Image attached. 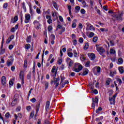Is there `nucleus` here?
<instances>
[{"mask_svg": "<svg viewBox=\"0 0 124 124\" xmlns=\"http://www.w3.org/2000/svg\"><path fill=\"white\" fill-rule=\"evenodd\" d=\"M102 108H101V107H99L98 108V109H97L96 110V113H97V114H98V113H99V112L100 111H102Z\"/></svg>", "mask_w": 124, "mask_h": 124, "instance_id": "37", "label": "nucleus"}, {"mask_svg": "<svg viewBox=\"0 0 124 124\" xmlns=\"http://www.w3.org/2000/svg\"><path fill=\"white\" fill-rule=\"evenodd\" d=\"M96 49L100 55H101L103 58H105V54H104V53H105V49H104L103 46H100L98 45H96Z\"/></svg>", "mask_w": 124, "mask_h": 124, "instance_id": "1", "label": "nucleus"}, {"mask_svg": "<svg viewBox=\"0 0 124 124\" xmlns=\"http://www.w3.org/2000/svg\"><path fill=\"white\" fill-rule=\"evenodd\" d=\"M108 13H109V14H113V15H112V16H115V15L116 14V13L113 12V11H112L111 10L108 11Z\"/></svg>", "mask_w": 124, "mask_h": 124, "instance_id": "40", "label": "nucleus"}, {"mask_svg": "<svg viewBox=\"0 0 124 124\" xmlns=\"http://www.w3.org/2000/svg\"><path fill=\"white\" fill-rule=\"evenodd\" d=\"M74 21H76V22H77V20H76V19L74 20L73 23L72 25V27L73 28V29L76 28V22H74Z\"/></svg>", "mask_w": 124, "mask_h": 124, "instance_id": "26", "label": "nucleus"}, {"mask_svg": "<svg viewBox=\"0 0 124 124\" xmlns=\"http://www.w3.org/2000/svg\"><path fill=\"white\" fill-rule=\"evenodd\" d=\"M45 90H47V89H48L49 88V83L47 81H46L45 82Z\"/></svg>", "mask_w": 124, "mask_h": 124, "instance_id": "32", "label": "nucleus"}, {"mask_svg": "<svg viewBox=\"0 0 124 124\" xmlns=\"http://www.w3.org/2000/svg\"><path fill=\"white\" fill-rule=\"evenodd\" d=\"M109 42H110V46H113L115 45V43H114V41L110 40Z\"/></svg>", "mask_w": 124, "mask_h": 124, "instance_id": "43", "label": "nucleus"}, {"mask_svg": "<svg viewBox=\"0 0 124 124\" xmlns=\"http://www.w3.org/2000/svg\"><path fill=\"white\" fill-rule=\"evenodd\" d=\"M62 59H60L58 62V64H62Z\"/></svg>", "mask_w": 124, "mask_h": 124, "instance_id": "62", "label": "nucleus"}, {"mask_svg": "<svg viewBox=\"0 0 124 124\" xmlns=\"http://www.w3.org/2000/svg\"><path fill=\"white\" fill-rule=\"evenodd\" d=\"M47 30H48V31H52V30H53V27H52L51 26H49L47 28Z\"/></svg>", "mask_w": 124, "mask_h": 124, "instance_id": "45", "label": "nucleus"}, {"mask_svg": "<svg viewBox=\"0 0 124 124\" xmlns=\"http://www.w3.org/2000/svg\"><path fill=\"white\" fill-rule=\"evenodd\" d=\"M82 4L84 7H87V3L85 1H82Z\"/></svg>", "mask_w": 124, "mask_h": 124, "instance_id": "47", "label": "nucleus"}, {"mask_svg": "<svg viewBox=\"0 0 124 124\" xmlns=\"http://www.w3.org/2000/svg\"><path fill=\"white\" fill-rule=\"evenodd\" d=\"M83 48L84 50H88L89 49V44L86 43Z\"/></svg>", "mask_w": 124, "mask_h": 124, "instance_id": "34", "label": "nucleus"}, {"mask_svg": "<svg viewBox=\"0 0 124 124\" xmlns=\"http://www.w3.org/2000/svg\"><path fill=\"white\" fill-rule=\"evenodd\" d=\"M75 70L74 71H75V72H80L82 69H83V66L82 65H80L79 63H76L75 64Z\"/></svg>", "mask_w": 124, "mask_h": 124, "instance_id": "2", "label": "nucleus"}, {"mask_svg": "<svg viewBox=\"0 0 124 124\" xmlns=\"http://www.w3.org/2000/svg\"><path fill=\"white\" fill-rule=\"evenodd\" d=\"M11 40H12V39L11 38H10V37H9L6 42V43H7V44H8V43H9L10 42V41H11Z\"/></svg>", "mask_w": 124, "mask_h": 124, "instance_id": "51", "label": "nucleus"}, {"mask_svg": "<svg viewBox=\"0 0 124 124\" xmlns=\"http://www.w3.org/2000/svg\"><path fill=\"white\" fill-rule=\"evenodd\" d=\"M72 39H74V40L76 39V35H75V34H72Z\"/></svg>", "mask_w": 124, "mask_h": 124, "instance_id": "50", "label": "nucleus"}, {"mask_svg": "<svg viewBox=\"0 0 124 124\" xmlns=\"http://www.w3.org/2000/svg\"><path fill=\"white\" fill-rule=\"evenodd\" d=\"M88 74H89V70L87 68H85V69H84L83 73L81 75H82V76H85L86 75H88Z\"/></svg>", "mask_w": 124, "mask_h": 124, "instance_id": "17", "label": "nucleus"}, {"mask_svg": "<svg viewBox=\"0 0 124 124\" xmlns=\"http://www.w3.org/2000/svg\"><path fill=\"white\" fill-rule=\"evenodd\" d=\"M31 20V15L27 14L25 15V20L24 21L25 24H28L30 23V20Z\"/></svg>", "mask_w": 124, "mask_h": 124, "instance_id": "8", "label": "nucleus"}, {"mask_svg": "<svg viewBox=\"0 0 124 124\" xmlns=\"http://www.w3.org/2000/svg\"><path fill=\"white\" fill-rule=\"evenodd\" d=\"M27 78L28 80H31V72H29V73H28V74L27 76Z\"/></svg>", "mask_w": 124, "mask_h": 124, "instance_id": "21", "label": "nucleus"}, {"mask_svg": "<svg viewBox=\"0 0 124 124\" xmlns=\"http://www.w3.org/2000/svg\"><path fill=\"white\" fill-rule=\"evenodd\" d=\"M18 21V16H16L14 18V21H12V23H16Z\"/></svg>", "mask_w": 124, "mask_h": 124, "instance_id": "23", "label": "nucleus"}, {"mask_svg": "<svg viewBox=\"0 0 124 124\" xmlns=\"http://www.w3.org/2000/svg\"><path fill=\"white\" fill-rule=\"evenodd\" d=\"M88 57H89L90 60L91 61H93L94 59H95V55L93 53H89L88 54Z\"/></svg>", "mask_w": 124, "mask_h": 124, "instance_id": "14", "label": "nucleus"}, {"mask_svg": "<svg viewBox=\"0 0 124 124\" xmlns=\"http://www.w3.org/2000/svg\"><path fill=\"white\" fill-rule=\"evenodd\" d=\"M59 20L60 21H61V22H63V18H62V16H59Z\"/></svg>", "mask_w": 124, "mask_h": 124, "instance_id": "54", "label": "nucleus"}, {"mask_svg": "<svg viewBox=\"0 0 124 124\" xmlns=\"http://www.w3.org/2000/svg\"><path fill=\"white\" fill-rule=\"evenodd\" d=\"M66 62L67 63L69 64V66L70 67L73 65V62H72V60H71V59H70L69 58H67Z\"/></svg>", "mask_w": 124, "mask_h": 124, "instance_id": "12", "label": "nucleus"}, {"mask_svg": "<svg viewBox=\"0 0 124 124\" xmlns=\"http://www.w3.org/2000/svg\"><path fill=\"white\" fill-rule=\"evenodd\" d=\"M25 49H27V50H29L31 48V45L30 44H26L25 46Z\"/></svg>", "mask_w": 124, "mask_h": 124, "instance_id": "33", "label": "nucleus"}, {"mask_svg": "<svg viewBox=\"0 0 124 124\" xmlns=\"http://www.w3.org/2000/svg\"><path fill=\"white\" fill-rule=\"evenodd\" d=\"M36 101V99L35 98H33L31 100V102H32V103H34Z\"/></svg>", "mask_w": 124, "mask_h": 124, "instance_id": "48", "label": "nucleus"}, {"mask_svg": "<svg viewBox=\"0 0 124 124\" xmlns=\"http://www.w3.org/2000/svg\"><path fill=\"white\" fill-rule=\"evenodd\" d=\"M52 58H53V54H50L47 60V62H50V60H51V59H52Z\"/></svg>", "mask_w": 124, "mask_h": 124, "instance_id": "52", "label": "nucleus"}, {"mask_svg": "<svg viewBox=\"0 0 124 124\" xmlns=\"http://www.w3.org/2000/svg\"><path fill=\"white\" fill-rule=\"evenodd\" d=\"M24 67L25 68H27V67H28V61H27V60H24Z\"/></svg>", "mask_w": 124, "mask_h": 124, "instance_id": "31", "label": "nucleus"}, {"mask_svg": "<svg viewBox=\"0 0 124 124\" xmlns=\"http://www.w3.org/2000/svg\"><path fill=\"white\" fill-rule=\"evenodd\" d=\"M31 109V106L26 107V109L27 110V111H30Z\"/></svg>", "mask_w": 124, "mask_h": 124, "instance_id": "59", "label": "nucleus"}, {"mask_svg": "<svg viewBox=\"0 0 124 124\" xmlns=\"http://www.w3.org/2000/svg\"><path fill=\"white\" fill-rule=\"evenodd\" d=\"M95 69H96L97 73L98 74H100V72L101 71V68H100V67H99V66H98L97 67H94L93 70V72H94V73L95 72V71H94Z\"/></svg>", "mask_w": 124, "mask_h": 124, "instance_id": "13", "label": "nucleus"}, {"mask_svg": "<svg viewBox=\"0 0 124 124\" xmlns=\"http://www.w3.org/2000/svg\"><path fill=\"white\" fill-rule=\"evenodd\" d=\"M123 16H124V13L123 12L119 15H117V14H115L114 16L112 15V17H114L117 21H123Z\"/></svg>", "mask_w": 124, "mask_h": 124, "instance_id": "4", "label": "nucleus"}, {"mask_svg": "<svg viewBox=\"0 0 124 124\" xmlns=\"http://www.w3.org/2000/svg\"><path fill=\"white\" fill-rule=\"evenodd\" d=\"M12 62L10 61V60H8L7 61V66H10V65H12Z\"/></svg>", "mask_w": 124, "mask_h": 124, "instance_id": "24", "label": "nucleus"}, {"mask_svg": "<svg viewBox=\"0 0 124 124\" xmlns=\"http://www.w3.org/2000/svg\"><path fill=\"white\" fill-rule=\"evenodd\" d=\"M93 41L94 42H96V41H97V37H94L93 38Z\"/></svg>", "mask_w": 124, "mask_h": 124, "instance_id": "60", "label": "nucleus"}, {"mask_svg": "<svg viewBox=\"0 0 124 124\" xmlns=\"http://www.w3.org/2000/svg\"><path fill=\"white\" fill-rule=\"evenodd\" d=\"M109 75L112 77H114V74H113V71H110V72H109Z\"/></svg>", "mask_w": 124, "mask_h": 124, "instance_id": "58", "label": "nucleus"}, {"mask_svg": "<svg viewBox=\"0 0 124 124\" xmlns=\"http://www.w3.org/2000/svg\"><path fill=\"white\" fill-rule=\"evenodd\" d=\"M61 84H62V82H63V80H64V79H65V78H64V77H61Z\"/></svg>", "mask_w": 124, "mask_h": 124, "instance_id": "56", "label": "nucleus"}, {"mask_svg": "<svg viewBox=\"0 0 124 124\" xmlns=\"http://www.w3.org/2000/svg\"><path fill=\"white\" fill-rule=\"evenodd\" d=\"M79 42L80 43H83L84 42V39L82 38H79Z\"/></svg>", "mask_w": 124, "mask_h": 124, "instance_id": "49", "label": "nucleus"}, {"mask_svg": "<svg viewBox=\"0 0 124 124\" xmlns=\"http://www.w3.org/2000/svg\"><path fill=\"white\" fill-rule=\"evenodd\" d=\"M90 65H91V62L88 61L87 62H86L85 64V67H89V66H90Z\"/></svg>", "mask_w": 124, "mask_h": 124, "instance_id": "22", "label": "nucleus"}, {"mask_svg": "<svg viewBox=\"0 0 124 124\" xmlns=\"http://www.w3.org/2000/svg\"><path fill=\"white\" fill-rule=\"evenodd\" d=\"M7 6H8V4L7 3H5L3 4V8H6V7H7Z\"/></svg>", "mask_w": 124, "mask_h": 124, "instance_id": "53", "label": "nucleus"}, {"mask_svg": "<svg viewBox=\"0 0 124 124\" xmlns=\"http://www.w3.org/2000/svg\"><path fill=\"white\" fill-rule=\"evenodd\" d=\"M118 62H119L120 64H122L124 62V60L122 58H119L118 59Z\"/></svg>", "mask_w": 124, "mask_h": 124, "instance_id": "38", "label": "nucleus"}, {"mask_svg": "<svg viewBox=\"0 0 124 124\" xmlns=\"http://www.w3.org/2000/svg\"><path fill=\"white\" fill-rule=\"evenodd\" d=\"M31 41V35H29L28 37H27V42L30 43Z\"/></svg>", "mask_w": 124, "mask_h": 124, "instance_id": "25", "label": "nucleus"}, {"mask_svg": "<svg viewBox=\"0 0 124 124\" xmlns=\"http://www.w3.org/2000/svg\"><path fill=\"white\" fill-rule=\"evenodd\" d=\"M67 54L70 58H72L73 57V53L72 52H67Z\"/></svg>", "mask_w": 124, "mask_h": 124, "instance_id": "36", "label": "nucleus"}, {"mask_svg": "<svg viewBox=\"0 0 124 124\" xmlns=\"http://www.w3.org/2000/svg\"><path fill=\"white\" fill-rule=\"evenodd\" d=\"M118 70L119 71L120 73H121V74H123L124 72V67L123 66L119 67Z\"/></svg>", "mask_w": 124, "mask_h": 124, "instance_id": "19", "label": "nucleus"}, {"mask_svg": "<svg viewBox=\"0 0 124 124\" xmlns=\"http://www.w3.org/2000/svg\"><path fill=\"white\" fill-rule=\"evenodd\" d=\"M73 43L74 46H76V45H77V40L76 39L74 40V41H73Z\"/></svg>", "mask_w": 124, "mask_h": 124, "instance_id": "44", "label": "nucleus"}, {"mask_svg": "<svg viewBox=\"0 0 124 124\" xmlns=\"http://www.w3.org/2000/svg\"><path fill=\"white\" fill-rule=\"evenodd\" d=\"M46 17L47 19V22L48 24H52L53 23V20L51 18L50 16H46Z\"/></svg>", "mask_w": 124, "mask_h": 124, "instance_id": "15", "label": "nucleus"}, {"mask_svg": "<svg viewBox=\"0 0 124 124\" xmlns=\"http://www.w3.org/2000/svg\"><path fill=\"white\" fill-rule=\"evenodd\" d=\"M72 52V48H69L67 51V53H69Z\"/></svg>", "mask_w": 124, "mask_h": 124, "instance_id": "63", "label": "nucleus"}, {"mask_svg": "<svg viewBox=\"0 0 124 124\" xmlns=\"http://www.w3.org/2000/svg\"><path fill=\"white\" fill-rule=\"evenodd\" d=\"M94 35V33L93 32H91L89 34V37L90 38L93 37Z\"/></svg>", "mask_w": 124, "mask_h": 124, "instance_id": "41", "label": "nucleus"}, {"mask_svg": "<svg viewBox=\"0 0 124 124\" xmlns=\"http://www.w3.org/2000/svg\"><path fill=\"white\" fill-rule=\"evenodd\" d=\"M87 31H92L93 30V31H95V29L94 27H93V26L90 23H87Z\"/></svg>", "mask_w": 124, "mask_h": 124, "instance_id": "9", "label": "nucleus"}, {"mask_svg": "<svg viewBox=\"0 0 124 124\" xmlns=\"http://www.w3.org/2000/svg\"><path fill=\"white\" fill-rule=\"evenodd\" d=\"M110 54H116V51L115 49H110L109 50Z\"/></svg>", "mask_w": 124, "mask_h": 124, "instance_id": "35", "label": "nucleus"}, {"mask_svg": "<svg viewBox=\"0 0 124 124\" xmlns=\"http://www.w3.org/2000/svg\"><path fill=\"white\" fill-rule=\"evenodd\" d=\"M117 82H119L120 84H122L123 83V81H122V79L121 78H117Z\"/></svg>", "mask_w": 124, "mask_h": 124, "instance_id": "61", "label": "nucleus"}, {"mask_svg": "<svg viewBox=\"0 0 124 124\" xmlns=\"http://www.w3.org/2000/svg\"><path fill=\"white\" fill-rule=\"evenodd\" d=\"M19 78L21 80L24 79V71H20L19 73Z\"/></svg>", "mask_w": 124, "mask_h": 124, "instance_id": "16", "label": "nucleus"}, {"mask_svg": "<svg viewBox=\"0 0 124 124\" xmlns=\"http://www.w3.org/2000/svg\"><path fill=\"white\" fill-rule=\"evenodd\" d=\"M17 104V98H15V99L12 102L11 105L12 107H14Z\"/></svg>", "mask_w": 124, "mask_h": 124, "instance_id": "18", "label": "nucleus"}, {"mask_svg": "<svg viewBox=\"0 0 124 124\" xmlns=\"http://www.w3.org/2000/svg\"><path fill=\"white\" fill-rule=\"evenodd\" d=\"M73 54H74V57L75 58H77L78 56V53H77V51H76V50H73Z\"/></svg>", "mask_w": 124, "mask_h": 124, "instance_id": "27", "label": "nucleus"}, {"mask_svg": "<svg viewBox=\"0 0 124 124\" xmlns=\"http://www.w3.org/2000/svg\"><path fill=\"white\" fill-rule=\"evenodd\" d=\"M50 107V101H47L46 104V110H47Z\"/></svg>", "mask_w": 124, "mask_h": 124, "instance_id": "20", "label": "nucleus"}, {"mask_svg": "<svg viewBox=\"0 0 124 124\" xmlns=\"http://www.w3.org/2000/svg\"><path fill=\"white\" fill-rule=\"evenodd\" d=\"M116 97H117V94H114L112 97L109 98L110 104H111V105H113V104L115 105V100H116Z\"/></svg>", "mask_w": 124, "mask_h": 124, "instance_id": "5", "label": "nucleus"}, {"mask_svg": "<svg viewBox=\"0 0 124 124\" xmlns=\"http://www.w3.org/2000/svg\"><path fill=\"white\" fill-rule=\"evenodd\" d=\"M9 49L10 50H12V49H13V45H11L9 46Z\"/></svg>", "mask_w": 124, "mask_h": 124, "instance_id": "64", "label": "nucleus"}, {"mask_svg": "<svg viewBox=\"0 0 124 124\" xmlns=\"http://www.w3.org/2000/svg\"><path fill=\"white\" fill-rule=\"evenodd\" d=\"M75 9H76V10H77L78 11H79V10H80V9H81V8H80V6H76V7H75Z\"/></svg>", "mask_w": 124, "mask_h": 124, "instance_id": "57", "label": "nucleus"}, {"mask_svg": "<svg viewBox=\"0 0 124 124\" xmlns=\"http://www.w3.org/2000/svg\"><path fill=\"white\" fill-rule=\"evenodd\" d=\"M5 117L7 118H9L10 117V113L9 112H7L5 115Z\"/></svg>", "mask_w": 124, "mask_h": 124, "instance_id": "42", "label": "nucleus"}, {"mask_svg": "<svg viewBox=\"0 0 124 124\" xmlns=\"http://www.w3.org/2000/svg\"><path fill=\"white\" fill-rule=\"evenodd\" d=\"M51 75L52 77L56 78L57 76V70H56V66H54L51 70Z\"/></svg>", "mask_w": 124, "mask_h": 124, "instance_id": "6", "label": "nucleus"}, {"mask_svg": "<svg viewBox=\"0 0 124 124\" xmlns=\"http://www.w3.org/2000/svg\"><path fill=\"white\" fill-rule=\"evenodd\" d=\"M53 6L55 8V9H56V10H58V5L57 4V3L55 1H54V2H53Z\"/></svg>", "mask_w": 124, "mask_h": 124, "instance_id": "29", "label": "nucleus"}, {"mask_svg": "<svg viewBox=\"0 0 124 124\" xmlns=\"http://www.w3.org/2000/svg\"><path fill=\"white\" fill-rule=\"evenodd\" d=\"M36 12L38 14H41V11L39 8H37L36 10Z\"/></svg>", "mask_w": 124, "mask_h": 124, "instance_id": "39", "label": "nucleus"}, {"mask_svg": "<svg viewBox=\"0 0 124 124\" xmlns=\"http://www.w3.org/2000/svg\"><path fill=\"white\" fill-rule=\"evenodd\" d=\"M34 116V111H32L30 113V117L29 120H31V118H33Z\"/></svg>", "mask_w": 124, "mask_h": 124, "instance_id": "28", "label": "nucleus"}, {"mask_svg": "<svg viewBox=\"0 0 124 124\" xmlns=\"http://www.w3.org/2000/svg\"><path fill=\"white\" fill-rule=\"evenodd\" d=\"M55 38H56V37L55 36V35H54V34H51L50 35V37L49 38V41H50L52 45H54V44H55Z\"/></svg>", "mask_w": 124, "mask_h": 124, "instance_id": "7", "label": "nucleus"}, {"mask_svg": "<svg viewBox=\"0 0 124 124\" xmlns=\"http://www.w3.org/2000/svg\"><path fill=\"white\" fill-rule=\"evenodd\" d=\"M60 78H56L55 77H53V80H51V84H54L56 85L55 87H58V86L60 85Z\"/></svg>", "mask_w": 124, "mask_h": 124, "instance_id": "3", "label": "nucleus"}, {"mask_svg": "<svg viewBox=\"0 0 124 124\" xmlns=\"http://www.w3.org/2000/svg\"><path fill=\"white\" fill-rule=\"evenodd\" d=\"M1 83L4 87H5L6 85V77L5 76H2L1 78Z\"/></svg>", "mask_w": 124, "mask_h": 124, "instance_id": "11", "label": "nucleus"}, {"mask_svg": "<svg viewBox=\"0 0 124 124\" xmlns=\"http://www.w3.org/2000/svg\"><path fill=\"white\" fill-rule=\"evenodd\" d=\"M22 8H23L24 11H27V8H26V5L25 4V2H23L22 3Z\"/></svg>", "mask_w": 124, "mask_h": 124, "instance_id": "30", "label": "nucleus"}, {"mask_svg": "<svg viewBox=\"0 0 124 124\" xmlns=\"http://www.w3.org/2000/svg\"><path fill=\"white\" fill-rule=\"evenodd\" d=\"M5 52V51L4 50V49H1L0 52V55H3V54H4Z\"/></svg>", "mask_w": 124, "mask_h": 124, "instance_id": "55", "label": "nucleus"}, {"mask_svg": "<svg viewBox=\"0 0 124 124\" xmlns=\"http://www.w3.org/2000/svg\"><path fill=\"white\" fill-rule=\"evenodd\" d=\"M93 103H92V108H94L95 107V104L94 103H98V98L95 97V98H93Z\"/></svg>", "mask_w": 124, "mask_h": 124, "instance_id": "10", "label": "nucleus"}, {"mask_svg": "<svg viewBox=\"0 0 124 124\" xmlns=\"http://www.w3.org/2000/svg\"><path fill=\"white\" fill-rule=\"evenodd\" d=\"M80 13H81V14H85V13H86V11H85V9H82L80 10Z\"/></svg>", "mask_w": 124, "mask_h": 124, "instance_id": "46", "label": "nucleus"}]
</instances>
